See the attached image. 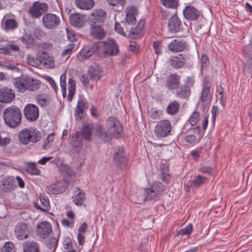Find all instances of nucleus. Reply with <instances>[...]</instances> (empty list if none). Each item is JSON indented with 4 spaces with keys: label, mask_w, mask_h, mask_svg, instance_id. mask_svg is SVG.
<instances>
[{
    "label": "nucleus",
    "mask_w": 252,
    "mask_h": 252,
    "mask_svg": "<svg viewBox=\"0 0 252 252\" xmlns=\"http://www.w3.org/2000/svg\"><path fill=\"white\" fill-rule=\"evenodd\" d=\"M42 22L43 25L46 29L53 30L59 26L61 23V19L55 14L48 13L43 15Z\"/></svg>",
    "instance_id": "obj_10"
},
{
    "label": "nucleus",
    "mask_w": 252,
    "mask_h": 252,
    "mask_svg": "<svg viewBox=\"0 0 252 252\" xmlns=\"http://www.w3.org/2000/svg\"><path fill=\"white\" fill-rule=\"evenodd\" d=\"M201 74H203L204 70H206L210 64V61L208 55L203 53L201 55L200 58Z\"/></svg>",
    "instance_id": "obj_45"
},
{
    "label": "nucleus",
    "mask_w": 252,
    "mask_h": 252,
    "mask_svg": "<svg viewBox=\"0 0 252 252\" xmlns=\"http://www.w3.org/2000/svg\"><path fill=\"white\" fill-rule=\"evenodd\" d=\"M100 56L102 55L108 56L117 55L119 52V46L113 39H109L104 41L96 42Z\"/></svg>",
    "instance_id": "obj_6"
},
{
    "label": "nucleus",
    "mask_w": 252,
    "mask_h": 252,
    "mask_svg": "<svg viewBox=\"0 0 252 252\" xmlns=\"http://www.w3.org/2000/svg\"><path fill=\"white\" fill-rule=\"evenodd\" d=\"M150 115L153 119L158 120L161 118L162 112L161 111L153 109L151 111Z\"/></svg>",
    "instance_id": "obj_59"
},
{
    "label": "nucleus",
    "mask_w": 252,
    "mask_h": 252,
    "mask_svg": "<svg viewBox=\"0 0 252 252\" xmlns=\"http://www.w3.org/2000/svg\"><path fill=\"white\" fill-rule=\"evenodd\" d=\"M66 74L64 72L60 77V86L62 89V94H66Z\"/></svg>",
    "instance_id": "obj_50"
},
{
    "label": "nucleus",
    "mask_w": 252,
    "mask_h": 252,
    "mask_svg": "<svg viewBox=\"0 0 252 252\" xmlns=\"http://www.w3.org/2000/svg\"><path fill=\"white\" fill-rule=\"evenodd\" d=\"M58 239L56 238H51L48 239L46 243L47 247L55 251L58 246Z\"/></svg>",
    "instance_id": "obj_49"
},
{
    "label": "nucleus",
    "mask_w": 252,
    "mask_h": 252,
    "mask_svg": "<svg viewBox=\"0 0 252 252\" xmlns=\"http://www.w3.org/2000/svg\"><path fill=\"white\" fill-rule=\"evenodd\" d=\"M6 47L8 50L9 55H10L11 52H19L20 51V47L17 45L9 44L6 45Z\"/></svg>",
    "instance_id": "obj_61"
},
{
    "label": "nucleus",
    "mask_w": 252,
    "mask_h": 252,
    "mask_svg": "<svg viewBox=\"0 0 252 252\" xmlns=\"http://www.w3.org/2000/svg\"><path fill=\"white\" fill-rule=\"evenodd\" d=\"M75 4L80 9L89 10L94 7V0H75Z\"/></svg>",
    "instance_id": "obj_30"
},
{
    "label": "nucleus",
    "mask_w": 252,
    "mask_h": 252,
    "mask_svg": "<svg viewBox=\"0 0 252 252\" xmlns=\"http://www.w3.org/2000/svg\"><path fill=\"white\" fill-rule=\"evenodd\" d=\"M178 91L177 94H189L191 93L190 87L187 85L181 86Z\"/></svg>",
    "instance_id": "obj_57"
},
{
    "label": "nucleus",
    "mask_w": 252,
    "mask_h": 252,
    "mask_svg": "<svg viewBox=\"0 0 252 252\" xmlns=\"http://www.w3.org/2000/svg\"><path fill=\"white\" fill-rule=\"evenodd\" d=\"M40 84L39 80L34 79L27 75H22L19 78H16L14 82L15 88L20 93L24 92L26 90L36 91L40 88Z\"/></svg>",
    "instance_id": "obj_4"
},
{
    "label": "nucleus",
    "mask_w": 252,
    "mask_h": 252,
    "mask_svg": "<svg viewBox=\"0 0 252 252\" xmlns=\"http://www.w3.org/2000/svg\"><path fill=\"white\" fill-rule=\"evenodd\" d=\"M114 161L117 166L122 169L127 167V158L126 156L124 149L123 147H119L114 154Z\"/></svg>",
    "instance_id": "obj_13"
},
{
    "label": "nucleus",
    "mask_w": 252,
    "mask_h": 252,
    "mask_svg": "<svg viewBox=\"0 0 252 252\" xmlns=\"http://www.w3.org/2000/svg\"><path fill=\"white\" fill-rule=\"evenodd\" d=\"M35 99L37 103L43 108L49 105L51 100L48 98H42V95H36Z\"/></svg>",
    "instance_id": "obj_48"
},
{
    "label": "nucleus",
    "mask_w": 252,
    "mask_h": 252,
    "mask_svg": "<svg viewBox=\"0 0 252 252\" xmlns=\"http://www.w3.org/2000/svg\"><path fill=\"white\" fill-rule=\"evenodd\" d=\"M144 194L145 195V200H157L160 196L151 188L149 189H145Z\"/></svg>",
    "instance_id": "obj_43"
},
{
    "label": "nucleus",
    "mask_w": 252,
    "mask_h": 252,
    "mask_svg": "<svg viewBox=\"0 0 252 252\" xmlns=\"http://www.w3.org/2000/svg\"><path fill=\"white\" fill-rule=\"evenodd\" d=\"M193 226L192 224H189L185 228L181 229L177 231L176 236L187 235L188 237L190 236L192 231Z\"/></svg>",
    "instance_id": "obj_47"
},
{
    "label": "nucleus",
    "mask_w": 252,
    "mask_h": 252,
    "mask_svg": "<svg viewBox=\"0 0 252 252\" xmlns=\"http://www.w3.org/2000/svg\"><path fill=\"white\" fill-rule=\"evenodd\" d=\"M31 232L28 225L24 222L18 223L14 228V234L19 240H23L29 237Z\"/></svg>",
    "instance_id": "obj_11"
},
{
    "label": "nucleus",
    "mask_w": 252,
    "mask_h": 252,
    "mask_svg": "<svg viewBox=\"0 0 252 252\" xmlns=\"http://www.w3.org/2000/svg\"><path fill=\"white\" fill-rule=\"evenodd\" d=\"M82 139L80 136V132L76 131L73 135L70 141V145L75 149L80 148L82 146Z\"/></svg>",
    "instance_id": "obj_37"
},
{
    "label": "nucleus",
    "mask_w": 252,
    "mask_h": 252,
    "mask_svg": "<svg viewBox=\"0 0 252 252\" xmlns=\"http://www.w3.org/2000/svg\"><path fill=\"white\" fill-rule=\"evenodd\" d=\"M187 62V56L180 54L176 56H171L168 60V63L176 69L183 67Z\"/></svg>",
    "instance_id": "obj_17"
},
{
    "label": "nucleus",
    "mask_w": 252,
    "mask_h": 252,
    "mask_svg": "<svg viewBox=\"0 0 252 252\" xmlns=\"http://www.w3.org/2000/svg\"><path fill=\"white\" fill-rule=\"evenodd\" d=\"M180 77L176 73L171 74L166 79V85L170 89H175L178 87L180 84Z\"/></svg>",
    "instance_id": "obj_28"
},
{
    "label": "nucleus",
    "mask_w": 252,
    "mask_h": 252,
    "mask_svg": "<svg viewBox=\"0 0 252 252\" xmlns=\"http://www.w3.org/2000/svg\"><path fill=\"white\" fill-rule=\"evenodd\" d=\"M106 131H104L102 126L97 125L95 127L96 133L101 140L104 142L110 141L112 137L118 138L122 136L123 126L120 121L115 117H108L106 121Z\"/></svg>",
    "instance_id": "obj_1"
},
{
    "label": "nucleus",
    "mask_w": 252,
    "mask_h": 252,
    "mask_svg": "<svg viewBox=\"0 0 252 252\" xmlns=\"http://www.w3.org/2000/svg\"><path fill=\"white\" fill-rule=\"evenodd\" d=\"M76 83L75 80L70 78L68 80V94H74L75 92Z\"/></svg>",
    "instance_id": "obj_54"
},
{
    "label": "nucleus",
    "mask_w": 252,
    "mask_h": 252,
    "mask_svg": "<svg viewBox=\"0 0 252 252\" xmlns=\"http://www.w3.org/2000/svg\"><path fill=\"white\" fill-rule=\"evenodd\" d=\"M93 126L91 124H87L84 126L82 129L81 134L85 139L90 140L92 139Z\"/></svg>",
    "instance_id": "obj_39"
},
{
    "label": "nucleus",
    "mask_w": 252,
    "mask_h": 252,
    "mask_svg": "<svg viewBox=\"0 0 252 252\" xmlns=\"http://www.w3.org/2000/svg\"><path fill=\"white\" fill-rule=\"evenodd\" d=\"M14 248V245L12 242H6L4 245L0 248L1 252H10Z\"/></svg>",
    "instance_id": "obj_53"
},
{
    "label": "nucleus",
    "mask_w": 252,
    "mask_h": 252,
    "mask_svg": "<svg viewBox=\"0 0 252 252\" xmlns=\"http://www.w3.org/2000/svg\"><path fill=\"white\" fill-rule=\"evenodd\" d=\"M41 137V132L35 128L32 127L25 128L18 133V140L24 145L30 143H37Z\"/></svg>",
    "instance_id": "obj_5"
},
{
    "label": "nucleus",
    "mask_w": 252,
    "mask_h": 252,
    "mask_svg": "<svg viewBox=\"0 0 252 252\" xmlns=\"http://www.w3.org/2000/svg\"><path fill=\"white\" fill-rule=\"evenodd\" d=\"M39 66L43 64L48 68H53L55 66V61L53 57L50 56L45 51L39 52Z\"/></svg>",
    "instance_id": "obj_20"
},
{
    "label": "nucleus",
    "mask_w": 252,
    "mask_h": 252,
    "mask_svg": "<svg viewBox=\"0 0 252 252\" xmlns=\"http://www.w3.org/2000/svg\"><path fill=\"white\" fill-rule=\"evenodd\" d=\"M39 199L41 202V205L38 203H34L35 208L44 212H47L50 210V203L49 198L44 194H41L39 195Z\"/></svg>",
    "instance_id": "obj_25"
},
{
    "label": "nucleus",
    "mask_w": 252,
    "mask_h": 252,
    "mask_svg": "<svg viewBox=\"0 0 252 252\" xmlns=\"http://www.w3.org/2000/svg\"><path fill=\"white\" fill-rule=\"evenodd\" d=\"M145 23L144 19L139 20L136 27L131 28L129 30H126V37L132 39H141L145 33Z\"/></svg>",
    "instance_id": "obj_8"
},
{
    "label": "nucleus",
    "mask_w": 252,
    "mask_h": 252,
    "mask_svg": "<svg viewBox=\"0 0 252 252\" xmlns=\"http://www.w3.org/2000/svg\"><path fill=\"white\" fill-rule=\"evenodd\" d=\"M38 47L39 48L42 50V51H44V50H51L53 48V45L51 43L43 42L39 43L38 44Z\"/></svg>",
    "instance_id": "obj_58"
},
{
    "label": "nucleus",
    "mask_w": 252,
    "mask_h": 252,
    "mask_svg": "<svg viewBox=\"0 0 252 252\" xmlns=\"http://www.w3.org/2000/svg\"><path fill=\"white\" fill-rule=\"evenodd\" d=\"M172 126L171 122L168 120L159 121L154 128L155 135L158 138H163L171 134Z\"/></svg>",
    "instance_id": "obj_7"
},
{
    "label": "nucleus",
    "mask_w": 252,
    "mask_h": 252,
    "mask_svg": "<svg viewBox=\"0 0 252 252\" xmlns=\"http://www.w3.org/2000/svg\"><path fill=\"white\" fill-rule=\"evenodd\" d=\"M160 2L165 7L170 9H177L178 7V0H160Z\"/></svg>",
    "instance_id": "obj_44"
},
{
    "label": "nucleus",
    "mask_w": 252,
    "mask_h": 252,
    "mask_svg": "<svg viewBox=\"0 0 252 252\" xmlns=\"http://www.w3.org/2000/svg\"><path fill=\"white\" fill-rule=\"evenodd\" d=\"M48 9V5L46 3L35 2L29 10V12L33 18L40 17L43 13L45 12Z\"/></svg>",
    "instance_id": "obj_15"
},
{
    "label": "nucleus",
    "mask_w": 252,
    "mask_h": 252,
    "mask_svg": "<svg viewBox=\"0 0 252 252\" xmlns=\"http://www.w3.org/2000/svg\"><path fill=\"white\" fill-rule=\"evenodd\" d=\"M210 79L208 76L204 77L202 84V90L201 94H209L210 93Z\"/></svg>",
    "instance_id": "obj_42"
},
{
    "label": "nucleus",
    "mask_w": 252,
    "mask_h": 252,
    "mask_svg": "<svg viewBox=\"0 0 252 252\" xmlns=\"http://www.w3.org/2000/svg\"><path fill=\"white\" fill-rule=\"evenodd\" d=\"M107 18L106 11L101 8L95 9L88 19L90 26V35L94 38L102 39L106 35L103 25Z\"/></svg>",
    "instance_id": "obj_2"
},
{
    "label": "nucleus",
    "mask_w": 252,
    "mask_h": 252,
    "mask_svg": "<svg viewBox=\"0 0 252 252\" xmlns=\"http://www.w3.org/2000/svg\"><path fill=\"white\" fill-rule=\"evenodd\" d=\"M72 202L77 206L82 205L85 199V194L83 192H81L79 188H76L74 192V196L72 197Z\"/></svg>",
    "instance_id": "obj_34"
},
{
    "label": "nucleus",
    "mask_w": 252,
    "mask_h": 252,
    "mask_svg": "<svg viewBox=\"0 0 252 252\" xmlns=\"http://www.w3.org/2000/svg\"><path fill=\"white\" fill-rule=\"evenodd\" d=\"M180 108V104L176 101H173L168 104L166 107V112L170 115H174L176 114Z\"/></svg>",
    "instance_id": "obj_38"
},
{
    "label": "nucleus",
    "mask_w": 252,
    "mask_h": 252,
    "mask_svg": "<svg viewBox=\"0 0 252 252\" xmlns=\"http://www.w3.org/2000/svg\"><path fill=\"white\" fill-rule=\"evenodd\" d=\"M115 31L117 33L122 35L125 37L127 36V32H125L121 24L119 23L116 22L115 24Z\"/></svg>",
    "instance_id": "obj_62"
},
{
    "label": "nucleus",
    "mask_w": 252,
    "mask_h": 252,
    "mask_svg": "<svg viewBox=\"0 0 252 252\" xmlns=\"http://www.w3.org/2000/svg\"><path fill=\"white\" fill-rule=\"evenodd\" d=\"M39 52L36 54L35 57L32 56L31 55H28L27 56V63L33 67L39 66Z\"/></svg>",
    "instance_id": "obj_40"
},
{
    "label": "nucleus",
    "mask_w": 252,
    "mask_h": 252,
    "mask_svg": "<svg viewBox=\"0 0 252 252\" xmlns=\"http://www.w3.org/2000/svg\"><path fill=\"white\" fill-rule=\"evenodd\" d=\"M23 252H41L39 245L36 242H25L23 244Z\"/></svg>",
    "instance_id": "obj_31"
},
{
    "label": "nucleus",
    "mask_w": 252,
    "mask_h": 252,
    "mask_svg": "<svg viewBox=\"0 0 252 252\" xmlns=\"http://www.w3.org/2000/svg\"><path fill=\"white\" fill-rule=\"evenodd\" d=\"M3 119L6 126L10 128H16L21 124L22 112L17 106L11 105L3 111Z\"/></svg>",
    "instance_id": "obj_3"
},
{
    "label": "nucleus",
    "mask_w": 252,
    "mask_h": 252,
    "mask_svg": "<svg viewBox=\"0 0 252 252\" xmlns=\"http://www.w3.org/2000/svg\"><path fill=\"white\" fill-rule=\"evenodd\" d=\"M200 127L199 126L189 128L184 138L185 141L192 145H194L197 141V136L200 135Z\"/></svg>",
    "instance_id": "obj_21"
},
{
    "label": "nucleus",
    "mask_w": 252,
    "mask_h": 252,
    "mask_svg": "<svg viewBox=\"0 0 252 252\" xmlns=\"http://www.w3.org/2000/svg\"><path fill=\"white\" fill-rule=\"evenodd\" d=\"M16 185L14 178L11 176H7L1 181L0 188L3 192H8L15 189Z\"/></svg>",
    "instance_id": "obj_23"
},
{
    "label": "nucleus",
    "mask_w": 252,
    "mask_h": 252,
    "mask_svg": "<svg viewBox=\"0 0 252 252\" xmlns=\"http://www.w3.org/2000/svg\"><path fill=\"white\" fill-rule=\"evenodd\" d=\"M151 188L159 196L160 195L161 193L164 190V187L162 183L160 182H156L152 186Z\"/></svg>",
    "instance_id": "obj_51"
},
{
    "label": "nucleus",
    "mask_w": 252,
    "mask_h": 252,
    "mask_svg": "<svg viewBox=\"0 0 252 252\" xmlns=\"http://www.w3.org/2000/svg\"><path fill=\"white\" fill-rule=\"evenodd\" d=\"M87 101L82 97H80L78 101L74 116L77 120H81L84 111L87 109Z\"/></svg>",
    "instance_id": "obj_26"
},
{
    "label": "nucleus",
    "mask_w": 252,
    "mask_h": 252,
    "mask_svg": "<svg viewBox=\"0 0 252 252\" xmlns=\"http://www.w3.org/2000/svg\"><path fill=\"white\" fill-rule=\"evenodd\" d=\"M4 27L3 29L5 31H13L18 28V23L16 20L13 19H3Z\"/></svg>",
    "instance_id": "obj_36"
},
{
    "label": "nucleus",
    "mask_w": 252,
    "mask_h": 252,
    "mask_svg": "<svg viewBox=\"0 0 252 252\" xmlns=\"http://www.w3.org/2000/svg\"><path fill=\"white\" fill-rule=\"evenodd\" d=\"M0 94H15V93L12 89L4 87L0 89Z\"/></svg>",
    "instance_id": "obj_63"
},
{
    "label": "nucleus",
    "mask_w": 252,
    "mask_h": 252,
    "mask_svg": "<svg viewBox=\"0 0 252 252\" xmlns=\"http://www.w3.org/2000/svg\"><path fill=\"white\" fill-rule=\"evenodd\" d=\"M34 36L38 39H41L45 36L46 33L41 29H36L33 32Z\"/></svg>",
    "instance_id": "obj_64"
},
{
    "label": "nucleus",
    "mask_w": 252,
    "mask_h": 252,
    "mask_svg": "<svg viewBox=\"0 0 252 252\" xmlns=\"http://www.w3.org/2000/svg\"><path fill=\"white\" fill-rule=\"evenodd\" d=\"M54 132L50 134L47 139L45 140V142L43 144V149H46L48 148L52 143L53 141L54 140Z\"/></svg>",
    "instance_id": "obj_55"
},
{
    "label": "nucleus",
    "mask_w": 252,
    "mask_h": 252,
    "mask_svg": "<svg viewBox=\"0 0 252 252\" xmlns=\"http://www.w3.org/2000/svg\"><path fill=\"white\" fill-rule=\"evenodd\" d=\"M138 14V9L136 7L133 6L128 7L126 11V22L129 25H133L136 23L135 16Z\"/></svg>",
    "instance_id": "obj_27"
},
{
    "label": "nucleus",
    "mask_w": 252,
    "mask_h": 252,
    "mask_svg": "<svg viewBox=\"0 0 252 252\" xmlns=\"http://www.w3.org/2000/svg\"><path fill=\"white\" fill-rule=\"evenodd\" d=\"M199 113L197 111H194L191 115L190 116L189 121L191 126L195 125V124L197 123V122L199 120Z\"/></svg>",
    "instance_id": "obj_52"
},
{
    "label": "nucleus",
    "mask_w": 252,
    "mask_h": 252,
    "mask_svg": "<svg viewBox=\"0 0 252 252\" xmlns=\"http://www.w3.org/2000/svg\"><path fill=\"white\" fill-rule=\"evenodd\" d=\"M243 55L246 61V64L249 67H252V45L248 44L243 49Z\"/></svg>",
    "instance_id": "obj_33"
},
{
    "label": "nucleus",
    "mask_w": 252,
    "mask_h": 252,
    "mask_svg": "<svg viewBox=\"0 0 252 252\" xmlns=\"http://www.w3.org/2000/svg\"><path fill=\"white\" fill-rule=\"evenodd\" d=\"M26 170L27 172L32 175H38L40 173V170L36 167V164L32 162L27 163Z\"/></svg>",
    "instance_id": "obj_41"
},
{
    "label": "nucleus",
    "mask_w": 252,
    "mask_h": 252,
    "mask_svg": "<svg viewBox=\"0 0 252 252\" xmlns=\"http://www.w3.org/2000/svg\"><path fill=\"white\" fill-rule=\"evenodd\" d=\"M187 46L188 44L186 42L175 39L168 44V47L173 52H180L184 51Z\"/></svg>",
    "instance_id": "obj_24"
},
{
    "label": "nucleus",
    "mask_w": 252,
    "mask_h": 252,
    "mask_svg": "<svg viewBox=\"0 0 252 252\" xmlns=\"http://www.w3.org/2000/svg\"><path fill=\"white\" fill-rule=\"evenodd\" d=\"M160 178L164 183L168 184L171 179L168 166L166 164H161L160 166Z\"/></svg>",
    "instance_id": "obj_32"
},
{
    "label": "nucleus",
    "mask_w": 252,
    "mask_h": 252,
    "mask_svg": "<svg viewBox=\"0 0 252 252\" xmlns=\"http://www.w3.org/2000/svg\"><path fill=\"white\" fill-rule=\"evenodd\" d=\"M36 231L40 238L45 239L52 232V225L47 221H41L37 224Z\"/></svg>",
    "instance_id": "obj_16"
},
{
    "label": "nucleus",
    "mask_w": 252,
    "mask_h": 252,
    "mask_svg": "<svg viewBox=\"0 0 252 252\" xmlns=\"http://www.w3.org/2000/svg\"><path fill=\"white\" fill-rule=\"evenodd\" d=\"M102 70L100 66L97 64H94L89 67L88 75L91 79L99 80L102 76Z\"/></svg>",
    "instance_id": "obj_29"
},
{
    "label": "nucleus",
    "mask_w": 252,
    "mask_h": 252,
    "mask_svg": "<svg viewBox=\"0 0 252 252\" xmlns=\"http://www.w3.org/2000/svg\"><path fill=\"white\" fill-rule=\"evenodd\" d=\"M15 98V95H0V101L8 103L12 102Z\"/></svg>",
    "instance_id": "obj_60"
},
{
    "label": "nucleus",
    "mask_w": 252,
    "mask_h": 252,
    "mask_svg": "<svg viewBox=\"0 0 252 252\" xmlns=\"http://www.w3.org/2000/svg\"><path fill=\"white\" fill-rule=\"evenodd\" d=\"M107 3L111 6H124L126 2V0H106Z\"/></svg>",
    "instance_id": "obj_56"
},
{
    "label": "nucleus",
    "mask_w": 252,
    "mask_h": 252,
    "mask_svg": "<svg viewBox=\"0 0 252 252\" xmlns=\"http://www.w3.org/2000/svg\"><path fill=\"white\" fill-rule=\"evenodd\" d=\"M69 184L67 180L63 179L52 184L45 189V191L49 194H58L65 191Z\"/></svg>",
    "instance_id": "obj_9"
},
{
    "label": "nucleus",
    "mask_w": 252,
    "mask_h": 252,
    "mask_svg": "<svg viewBox=\"0 0 252 252\" xmlns=\"http://www.w3.org/2000/svg\"><path fill=\"white\" fill-rule=\"evenodd\" d=\"M96 42L91 47L85 46L79 52L77 57L79 61H83L88 59L93 54L100 56Z\"/></svg>",
    "instance_id": "obj_12"
},
{
    "label": "nucleus",
    "mask_w": 252,
    "mask_h": 252,
    "mask_svg": "<svg viewBox=\"0 0 252 252\" xmlns=\"http://www.w3.org/2000/svg\"><path fill=\"white\" fill-rule=\"evenodd\" d=\"M184 17L185 19L195 21L198 19L200 15V11L192 5L186 6L183 11Z\"/></svg>",
    "instance_id": "obj_19"
},
{
    "label": "nucleus",
    "mask_w": 252,
    "mask_h": 252,
    "mask_svg": "<svg viewBox=\"0 0 252 252\" xmlns=\"http://www.w3.org/2000/svg\"><path fill=\"white\" fill-rule=\"evenodd\" d=\"M20 39L27 48H32L35 43L34 39L32 33H24Z\"/></svg>",
    "instance_id": "obj_35"
},
{
    "label": "nucleus",
    "mask_w": 252,
    "mask_h": 252,
    "mask_svg": "<svg viewBox=\"0 0 252 252\" xmlns=\"http://www.w3.org/2000/svg\"><path fill=\"white\" fill-rule=\"evenodd\" d=\"M24 114L28 121L34 122L39 116L38 108L34 104H27L24 109Z\"/></svg>",
    "instance_id": "obj_14"
},
{
    "label": "nucleus",
    "mask_w": 252,
    "mask_h": 252,
    "mask_svg": "<svg viewBox=\"0 0 252 252\" xmlns=\"http://www.w3.org/2000/svg\"><path fill=\"white\" fill-rule=\"evenodd\" d=\"M70 24L75 27H82L86 23L85 16L80 13L71 14L69 17Z\"/></svg>",
    "instance_id": "obj_22"
},
{
    "label": "nucleus",
    "mask_w": 252,
    "mask_h": 252,
    "mask_svg": "<svg viewBox=\"0 0 252 252\" xmlns=\"http://www.w3.org/2000/svg\"><path fill=\"white\" fill-rule=\"evenodd\" d=\"M182 26V22L176 12L168 20V30L170 33H175L181 31Z\"/></svg>",
    "instance_id": "obj_18"
},
{
    "label": "nucleus",
    "mask_w": 252,
    "mask_h": 252,
    "mask_svg": "<svg viewBox=\"0 0 252 252\" xmlns=\"http://www.w3.org/2000/svg\"><path fill=\"white\" fill-rule=\"evenodd\" d=\"M207 180V178L200 175H197L194 177L192 181V185L193 187L198 188L203 185Z\"/></svg>",
    "instance_id": "obj_46"
}]
</instances>
